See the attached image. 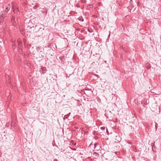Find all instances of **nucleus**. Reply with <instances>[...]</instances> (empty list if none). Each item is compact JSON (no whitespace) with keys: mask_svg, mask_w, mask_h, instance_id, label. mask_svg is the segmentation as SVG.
Listing matches in <instances>:
<instances>
[{"mask_svg":"<svg viewBox=\"0 0 161 161\" xmlns=\"http://www.w3.org/2000/svg\"><path fill=\"white\" fill-rule=\"evenodd\" d=\"M17 42L19 49L21 50V48L22 46L21 40L19 39H18L17 40Z\"/></svg>","mask_w":161,"mask_h":161,"instance_id":"obj_1","label":"nucleus"},{"mask_svg":"<svg viewBox=\"0 0 161 161\" xmlns=\"http://www.w3.org/2000/svg\"><path fill=\"white\" fill-rule=\"evenodd\" d=\"M4 12H2V14L0 16V20L3 21L4 19V18L6 16V15L3 14Z\"/></svg>","mask_w":161,"mask_h":161,"instance_id":"obj_2","label":"nucleus"},{"mask_svg":"<svg viewBox=\"0 0 161 161\" xmlns=\"http://www.w3.org/2000/svg\"><path fill=\"white\" fill-rule=\"evenodd\" d=\"M10 8V5L8 4L7 5V7L5 8V12L6 13L8 12Z\"/></svg>","mask_w":161,"mask_h":161,"instance_id":"obj_3","label":"nucleus"},{"mask_svg":"<svg viewBox=\"0 0 161 161\" xmlns=\"http://www.w3.org/2000/svg\"><path fill=\"white\" fill-rule=\"evenodd\" d=\"M70 114H71L70 113H69L68 114L64 115V116L63 118L64 120L65 119H67L70 116Z\"/></svg>","mask_w":161,"mask_h":161,"instance_id":"obj_4","label":"nucleus"},{"mask_svg":"<svg viewBox=\"0 0 161 161\" xmlns=\"http://www.w3.org/2000/svg\"><path fill=\"white\" fill-rule=\"evenodd\" d=\"M99 145V143H97V142H96V143H95L94 144V148H96V147L97 146H98Z\"/></svg>","mask_w":161,"mask_h":161,"instance_id":"obj_5","label":"nucleus"},{"mask_svg":"<svg viewBox=\"0 0 161 161\" xmlns=\"http://www.w3.org/2000/svg\"><path fill=\"white\" fill-rule=\"evenodd\" d=\"M5 77L6 79V80H10L9 79H10V77H9L8 75H5Z\"/></svg>","mask_w":161,"mask_h":161,"instance_id":"obj_6","label":"nucleus"},{"mask_svg":"<svg viewBox=\"0 0 161 161\" xmlns=\"http://www.w3.org/2000/svg\"><path fill=\"white\" fill-rule=\"evenodd\" d=\"M12 42L13 43V44H12V46L13 47H15V44H14V43H13V42H14V41H12Z\"/></svg>","mask_w":161,"mask_h":161,"instance_id":"obj_7","label":"nucleus"},{"mask_svg":"<svg viewBox=\"0 0 161 161\" xmlns=\"http://www.w3.org/2000/svg\"><path fill=\"white\" fill-rule=\"evenodd\" d=\"M101 129L103 130H104L105 129V127H101Z\"/></svg>","mask_w":161,"mask_h":161,"instance_id":"obj_8","label":"nucleus"},{"mask_svg":"<svg viewBox=\"0 0 161 161\" xmlns=\"http://www.w3.org/2000/svg\"><path fill=\"white\" fill-rule=\"evenodd\" d=\"M12 10H13V12H14L15 10V9L13 7H12Z\"/></svg>","mask_w":161,"mask_h":161,"instance_id":"obj_9","label":"nucleus"},{"mask_svg":"<svg viewBox=\"0 0 161 161\" xmlns=\"http://www.w3.org/2000/svg\"><path fill=\"white\" fill-rule=\"evenodd\" d=\"M81 2L82 3H85V0H81Z\"/></svg>","mask_w":161,"mask_h":161,"instance_id":"obj_10","label":"nucleus"},{"mask_svg":"<svg viewBox=\"0 0 161 161\" xmlns=\"http://www.w3.org/2000/svg\"><path fill=\"white\" fill-rule=\"evenodd\" d=\"M92 143H91V144H90L89 146V147H91V146H92Z\"/></svg>","mask_w":161,"mask_h":161,"instance_id":"obj_11","label":"nucleus"},{"mask_svg":"<svg viewBox=\"0 0 161 161\" xmlns=\"http://www.w3.org/2000/svg\"><path fill=\"white\" fill-rule=\"evenodd\" d=\"M67 149H72V148H71V147H68L67 148Z\"/></svg>","mask_w":161,"mask_h":161,"instance_id":"obj_12","label":"nucleus"},{"mask_svg":"<svg viewBox=\"0 0 161 161\" xmlns=\"http://www.w3.org/2000/svg\"><path fill=\"white\" fill-rule=\"evenodd\" d=\"M65 150H64L63 151H61L62 152H63L65 154H66V152H65Z\"/></svg>","mask_w":161,"mask_h":161,"instance_id":"obj_13","label":"nucleus"},{"mask_svg":"<svg viewBox=\"0 0 161 161\" xmlns=\"http://www.w3.org/2000/svg\"><path fill=\"white\" fill-rule=\"evenodd\" d=\"M19 52L20 53H21V52H22V49H21V50L20 49H19Z\"/></svg>","mask_w":161,"mask_h":161,"instance_id":"obj_14","label":"nucleus"},{"mask_svg":"<svg viewBox=\"0 0 161 161\" xmlns=\"http://www.w3.org/2000/svg\"><path fill=\"white\" fill-rule=\"evenodd\" d=\"M53 161H58V160L56 159H54Z\"/></svg>","mask_w":161,"mask_h":161,"instance_id":"obj_15","label":"nucleus"},{"mask_svg":"<svg viewBox=\"0 0 161 161\" xmlns=\"http://www.w3.org/2000/svg\"><path fill=\"white\" fill-rule=\"evenodd\" d=\"M94 138H95V139H98V137H97V136H95Z\"/></svg>","mask_w":161,"mask_h":161,"instance_id":"obj_16","label":"nucleus"},{"mask_svg":"<svg viewBox=\"0 0 161 161\" xmlns=\"http://www.w3.org/2000/svg\"><path fill=\"white\" fill-rule=\"evenodd\" d=\"M107 133H108V130H107Z\"/></svg>","mask_w":161,"mask_h":161,"instance_id":"obj_17","label":"nucleus"},{"mask_svg":"<svg viewBox=\"0 0 161 161\" xmlns=\"http://www.w3.org/2000/svg\"><path fill=\"white\" fill-rule=\"evenodd\" d=\"M156 124H157V123H156V124H155V126H156Z\"/></svg>","mask_w":161,"mask_h":161,"instance_id":"obj_18","label":"nucleus"},{"mask_svg":"<svg viewBox=\"0 0 161 161\" xmlns=\"http://www.w3.org/2000/svg\"><path fill=\"white\" fill-rule=\"evenodd\" d=\"M121 58H122V59H123V58H122V57H121Z\"/></svg>","mask_w":161,"mask_h":161,"instance_id":"obj_19","label":"nucleus"},{"mask_svg":"<svg viewBox=\"0 0 161 161\" xmlns=\"http://www.w3.org/2000/svg\"><path fill=\"white\" fill-rule=\"evenodd\" d=\"M16 11H18V8H17L16 9Z\"/></svg>","mask_w":161,"mask_h":161,"instance_id":"obj_20","label":"nucleus"},{"mask_svg":"<svg viewBox=\"0 0 161 161\" xmlns=\"http://www.w3.org/2000/svg\"><path fill=\"white\" fill-rule=\"evenodd\" d=\"M13 19H11V21H12Z\"/></svg>","mask_w":161,"mask_h":161,"instance_id":"obj_21","label":"nucleus"}]
</instances>
